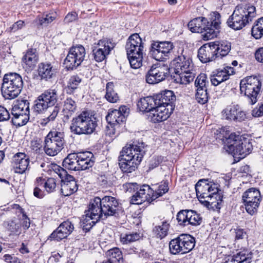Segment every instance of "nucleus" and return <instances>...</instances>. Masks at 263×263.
Wrapping results in <instances>:
<instances>
[{
    "label": "nucleus",
    "mask_w": 263,
    "mask_h": 263,
    "mask_svg": "<svg viewBox=\"0 0 263 263\" xmlns=\"http://www.w3.org/2000/svg\"><path fill=\"white\" fill-rule=\"evenodd\" d=\"M238 107V105L228 106L222 111L223 117L228 120L233 121L235 117V113H236L237 107Z\"/></svg>",
    "instance_id": "de8ad7c7"
},
{
    "label": "nucleus",
    "mask_w": 263,
    "mask_h": 263,
    "mask_svg": "<svg viewBox=\"0 0 263 263\" xmlns=\"http://www.w3.org/2000/svg\"><path fill=\"white\" fill-rule=\"evenodd\" d=\"M97 125L96 118L84 110L72 118L69 129L75 135H90L95 132Z\"/></svg>",
    "instance_id": "423d86ee"
},
{
    "label": "nucleus",
    "mask_w": 263,
    "mask_h": 263,
    "mask_svg": "<svg viewBox=\"0 0 263 263\" xmlns=\"http://www.w3.org/2000/svg\"><path fill=\"white\" fill-rule=\"evenodd\" d=\"M22 60L29 68H33L39 61V55L36 50H27Z\"/></svg>",
    "instance_id": "c9c22d12"
},
{
    "label": "nucleus",
    "mask_w": 263,
    "mask_h": 263,
    "mask_svg": "<svg viewBox=\"0 0 263 263\" xmlns=\"http://www.w3.org/2000/svg\"><path fill=\"white\" fill-rule=\"evenodd\" d=\"M234 231L235 234V239H242L246 235V232L242 229L237 228L234 229Z\"/></svg>",
    "instance_id": "338daca9"
},
{
    "label": "nucleus",
    "mask_w": 263,
    "mask_h": 263,
    "mask_svg": "<svg viewBox=\"0 0 263 263\" xmlns=\"http://www.w3.org/2000/svg\"><path fill=\"white\" fill-rule=\"evenodd\" d=\"M173 65L171 63V67L165 64H156L153 65L148 70L146 76V82L154 84L158 83L165 79L173 80Z\"/></svg>",
    "instance_id": "9b49d317"
},
{
    "label": "nucleus",
    "mask_w": 263,
    "mask_h": 263,
    "mask_svg": "<svg viewBox=\"0 0 263 263\" xmlns=\"http://www.w3.org/2000/svg\"><path fill=\"white\" fill-rule=\"evenodd\" d=\"M7 228L12 233H20L21 224L15 220H11L8 222Z\"/></svg>",
    "instance_id": "052dcab7"
},
{
    "label": "nucleus",
    "mask_w": 263,
    "mask_h": 263,
    "mask_svg": "<svg viewBox=\"0 0 263 263\" xmlns=\"http://www.w3.org/2000/svg\"><path fill=\"white\" fill-rule=\"evenodd\" d=\"M206 75L204 73H200L197 77L195 81V86L197 88L198 87H201L202 88H207L206 85L209 84L207 81Z\"/></svg>",
    "instance_id": "6e6d98bb"
},
{
    "label": "nucleus",
    "mask_w": 263,
    "mask_h": 263,
    "mask_svg": "<svg viewBox=\"0 0 263 263\" xmlns=\"http://www.w3.org/2000/svg\"><path fill=\"white\" fill-rule=\"evenodd\" d=\"M235 71L233 67L226 66L222 69H218L213 72L211 76L210 80L214 86H217L221 83L228 80L230 76L234 74Z\"/></svg>",
    "instance_id": "412c9836"
},
{
    "label": "nucleus",
    "mask_w": 263,
    "mask_h": 263,
    "mask_svg": "<svg viewBox=\"0 0 263 263\" xmlns=\"http://www.w3.org/2000/svg\"><path fill=\"white\" fill-rule=\"evenodd\" d=\"M130 199V204H141L145 201L149 204L154 201V196H153V189L150 187L148 185L144 184L136 191Z\"/></svg>",
    "instance_id": "f3484780"
},
{
    "label": "nucleus",
    "mask_w": 263,
    "mask_h": 263,
    "mask_svg": "<svg viewBox=\"0 0 263 263\" xmlns=\"http://www.w3.org/2000/svg\"><path fill=\"white\" fill-rule=\"evenodd\" d=\"M38 74L41 79L47 80L54 77L57 69L49 62H42L39 64Z\"/></svg>",
    "instance_id": "393cba45"
},
{
    "label": "nucleus",
    "mask_w": 263,
    "mask_h": 263,
    "mask_svg": "<svg viewBox=\"0 0 263 263\" xmlns=\"http://www.w3.org/2000/svg\"><path fill=\"white\" fill-rule=\"evenodd\" d=\"M106 119L108 124L110 125V127L106 126V134L111 136L115 134L116 129L125 121V117L124 115L117 111V109H114L108 112L106 116Z\"/></svg>",
    "instance_id": "a211bd4d"
},
{
    "label": "nucleus",
    "mask_w": 263,
    "mask_h": 263,
    "mask_svg": "<svg viewBox=\"0 0 263 263\" xmlns=\"http://www.w3.org/2000/svg\"><path fill=\"white\" fill-rule=\"evenodd\" d=\"M198 57L203 63H206L216 60L218 57V50H198Z\"/></svg>",
    "instance_id": "4c0bfd02"
},
{
    "label": "nucleus",
    "mask_w": 263,
    "mask_h": 263,
    "mask_svg": "<svg viewBox=\"0 0 263 263\" xmlns=\"http://www.w3.org/2000/svg\"><path fill=\"white\" fill-rule=\"evenodd\" d=\"M23 87L22 77L15 72H10L4 75L1 86L3 97L7 100L16 98Z\"/></svg>",
    "instance_id": "6e6552de"
},
{
    "label": "nucleus",
    "mask_w": 263,
    "mask_h": 263,
    "mask_svg": "<svg viewBox=\"0 0 263 263\" xmlns=\"http://www.w3.org/2000/svg\"><path fill=\"white\" fill-rule=\"evenodd\" d=\"M29 119L30 115L26 114V112L24 115H12L11 122L14 125L20 127L26 125Z\"/></svg>",
    "instance_id": "37998d69"
},
{
    "label": "nucleus",
    "mask_w": 263,
    "mask_h": 263,
    "mask_svg": "<svg viewBox=\"0 0 263 263\" xmlns=\"http://www.w3.org/2000/svg\"><path fill=\"white\" fill-rule=\"evenodd\" d=\"M85 50H69L64 62L65 67L68 70H72L77 67L84 60Z\"/></svg>",
    "instance_id": "6ab92c4d"
},
{
    "label": "nucleus",
    "mask_w": 263,
    "mask_h": 263,
    "mask_svg": "<svg viewBox=\"0 0 263 263\" xmlns=\"http://www.w3.org/2000/svg\"><path fill=\"white\" fill-rule=\"evenodd\" d=\"M172 71H174L173 80L176 83L187 84L193 81L195 73L193 69V64L190 58H186L181 53L172 61Z\"/></svg>",
    "instance_id": "7ed1b4c3"
},
{
    "label": "nucleus",
    "mask_w": 263,
    "mask_h": 263,
    "mask_svg": "<svg viewBox=\"0 0 263 263\" xmlns=\"http://www.w3.org/2000/svg\"><path fill=\"white\" fill-rule=\"evenodd\" d=\"M91 211L97 218L105 219L108 216L118 215L119 203L117 199L112 196H105L102 198L96 197L90 201Z\"/></svg>",
    "instance_id": "20e7f679"
},
{
    "label": "nucleus",
    "mask_w": 263,
    "mask_h": 263,
    "mask_svg": "<svg viewBox=\"0 0 263 263\" xmlns=\"http://www.w3.org/2000/svg\"><path fill=\"white\" fill-rule=\"evenodd\" d=\"M196 100L201 104H204L208 102V96L207 88L198 87L196 89Z\"/></svg>",
    "instance_id": "09e8293b"
},
{
    "label": "nucleus",
    "mask_w": 263,
    "mask_h": 263,
    "mask_svg": "<svg viewBox=\"0 0 263 263\" xmlns=\"http://www.w3.org/2000/svg\"><path fill=\"white\" fill-rule=\"evenodd\" d=\"M78 18V14L76 12H73L69 13L67 14L64 18L66 23H69L77 20Z\"/></svg>",
    "instance_id": "0e129e2a"
},
{
    "label": "nucleus",
    "mask_w": 263,
    "mask_h": 263,
    "mask_svg": "<svg viewBox=\"0 0 263 263\" xmlns=\"http://www.w3.org/2000/svg\"><path fill=\"white\" fill-rule=\"evenodd\" d=\"M235 117L234 118L233 121L235 122H242L247 119L246 112L243 111L239 106L237 107L236 113H235Z\"/></svg>",
    "instance_id": "680f3d73"
},
{
    "label": "nucleus",
    "mask_w": 263,
    "mask_h": 263,
    "mask_svg": "<svg viewBox=\"0 0 263 263\" xmlns=\"http://www.w3.org/2000/svg\"><path fill=\"white\" fill-rule=\"evenodd\" d=\"M115 85L113 82H108L106 85V94L105 98L110 103H116L119 100L118 93L114 90Z\"/></svg>",
    "instance_id": "ea45409f"
},
{
    "label": "nucleus",
    "mask_w": 263,
    "mask_h": 263,
    "mask_svg": "<svg viewBox=\"0 0 263 263\" xmlns=\"http://www.w3.org/2000/svg\"><path fill=\"white\" fill-rule=\"evenodd\" d=\"M252 115L254 117L263 116V103L259 107H256L252 110Z\"/></svg>",
    "instance_id": "774afa93"
},
{
    "label": "nucleus",
    "mask_w": 263,
    "mask_h": 263,
    "mask_svg": "<svg viewBox=\"0 0 263 263\" xmlns=\"http://www.w3.org/2000/svg\"><path fill=\"white\" fill-rule=\"evenodd\" d=\"M108 257L107 263H122L123 261V255L120 250L118 248L110 249L107 252Z\"/></svg>",
    "instance_id": "58836bf2"
},
{
    "label": "nucleus",
    "mask_w": 263,
    "mask_h": 263,
    "mask_svg": "<svg viewBox=\"0 0 263 263\" xmlns=\"http://www.w3.org/2000/svg\"><path fill=\"white\" fill-rule=\"evenodd\" d=\"M195 246V238L191 235L182 234L169 242V250L173 255L184 254L192 251Z\"/></svg>",
    "instance_id": "9d476101"
},
{
    "label": "nucleus",
    "mask_w": 263,
    "mask_h": 263,
    "mask_svg": "<svg viewBox=\"0 0 263 263\" xmlns=\"http://www.w3.org/2000/svg\"><path fill=\"white\" fill-rule=\"evenodd\" d=\"M168 191V182L167 181L161 182L158 187L155 189V191L153 190V196H154V200L158 197L162 196Z\"/></svg>",
    "instance_id": "8fccbe9b"
},
{
    "label": "nucleus",
    "mask_w": 263,
    "mask_h": 263,
    "mask_svg": "<svg viewBox=\"0 0 263 263\" xmlns=\"http://www.w3.org/2000/svg\"><path fill=\"white\" fill-rule=\"evenodd\" d=\"M225 149L234 157L241 159L252 152L253 146L250 139L231 133L226 140Z\"/></svg>",
    "instance_id": "39448f33"
},
{
    "label": "nucleus",
    "mask_w": 263,
    "mask_h": 263,
    "mask_svg": "<svg viewBox=\"0 0 263 263\" xmlns=\"http://www.w3.org/2000/svg\"><path fill=\"white\" fill-rule=\"evenodd\" d=\"M55 172L61 179V192L63 196H70L78 190V184L74 178L68 174L66 170L58 167Z\"/></svg>",
    "instance_id": "2eb2a0df"
},
{
    "label": "nucleus",
    "mask_w": 263,
    "mask_h": 263,
    "mask_svg": "<svg viewBox=\"0 0 263 263\" xmlns=\"http://www.w3.org/2000/svg\"><path fill=\"white\" fill-rule=\"evenodd\" d=\"M24 112L30 115L29 102L27 100L18 101L11 109V115H24Z\"/></svg>",
    "instance_id": "473e14b6"
},
{
    "label": "nucleus",
    "mask_w": 263,
    "mask_h": 263,
    "mask_svg": "<svg viewBox=\"0 0 263 263\" xmlns=\"http://www.w3.org/2000/svg\"><path fill=\"white\" fill-rule=\"evenodd\" d=\"M59 227L60 229L63 230L65 234L68 236L70 235L73 231L74 229V226L73 224L69 220H67L61 223Z\"/></svg>",
    "instance_id": "bf43d9fd"
},
{
    "label": "nucleus",
    "mask_w": 263,
    "mask_h": 263,
    "mask_svg": "<svg viewBox=\"0 0 263 263\" xmlns=\"http://www.w3.org/2000/svg\"><path fill=\"white\" fill-rule=\"evenodd\" d=\"M110 50H92L93 59L96 61L100 62L104 60L106 56L109 54Z\"/></svg>",
    "instance_id": "4d7b16f0"
},
{
    "label": "nucleus",
    "mask_w": 263,
    "mask_h": 263,
    "mask_svg": "<svg viewBox=\"0 0 263 263\" xmlns=\"http://www.w3.org/2000/svg\"><path fill=\"white\" fill-rule=\"evenodd\" d=\"M64 132L51 130L45 137L44 150L50 156H54L60 153L65 144Z\"/></svg>",
    "instance_id": "1a4fd4ad"
},
{
    "label": "nucleus",
    "mask_w": 263,
    "mask_h": 263,
    "mask_svg": "<svg viewBox=\"0 0 263 263\" xmlns=\"http://www.w3.org/2000/svg\"><path fill=\"white\" fill-rule=\"evenodd\" d=\"M58 100L57 91L49 89L40 95L35 101L34 109L36 112L41 113L47 110L49 112L48 117L41 119V125L45 126L55 120L60 109V106L57 104Z\"/></svg>",
    "instance_id": "f257e3e1"
},
{
    "label": "nucleus",
    "mask_w": 263,
    "mask_h": 263,
    "mask_svg": "<svg viewBox=\"0 0 263 263\" xmlns=\"http://www.w3.org/2000/svg\"><path fill=\"white\" fill-rule=\"evenodd\" d=\"M143 43L142 42V39L137 33H135L130 35L126 43V49H141L144 48Z\"/></svg>",
    "instance_id": "e433bc0d"
},
{
    "label": "nucleus",
    "mask_w": 263,
    "mask_h": 263,
    "mask_svg": "<svg viewBox=\"0 0 263 263\" xmlns=\"http://www.w3.org/2000/svg\"><path fill=\"white\" fill-rule=\"evenodd\" d=\"M223 196L219 192V190L218 189V192L215 193H213L212 192L211 193V196H208V197L206 198L204 200H200V202H205L208 204H211L212 208H215L217 209H220L221 208V204L222 201Z\"/></svg>",
    "instance_id": "72a5a7b5"
},
{
    "label": "nucleus",
    "mask_w": 263,
    "mask_h": 263,
    "mask_svg": "<svg viewBox=\"0 0 263 263\" xmlns=\"http://www.w3.org/2000/svg\"><path fill=\"white\" fill-rule=\"evenodd\" d=\"M252 35L256 39H260L263 34V17L259 18L252 28Z\"/></svg>",
    "instance_id": "49530a36"
},
{
    "label": "nucleus",
    "mask_w": 263,
    "mask_h": 263,
    "mask_svg": "<svg viewBox=\"0 0 263 263\" xmlns=\"http://www.w3.org/2000/svg\"><path fill=\"white\" fill-rule=\"evenodd\" d=\"M77 157L78 156H77L75 152L69 154L62 162L63 166L69 170H80Z\"/></svg>",
    "instance_id": "7c9ffc66"
},
{
    "label": "nucleus",
    "mask_w": 263,
    "mask_h": 263,
    "mask_svg": "<svg viewBox=\"0 0 263 263\" xmlns=\"http://www.w3.org/2000/svg\"><path fill=\"white\" fill-rule=\"evenodd\" d=\"M13 161L15 163V172L23 174L29 165V158L24 153H18L14 156Z\"/></svg>",
    "instance_id": "a878e982"
},
{
    "label": "nucleus",
    "mask_w": 263,
    "mask_h": 263,
    "mask_svg": "<svg viewBox=\"0 0 263 263\" xmlns=\"http://www.w3.org/2000/svg\"><path fill=\"white\" fill-rule=\"evenodd\" d=\"M256 16V8L250 4L238 5L227 21L228 26L238 30L252 21Z\"/></svg>",
    "instance_id": "0eeeda50"
},
{
    "label": "nucleus",
    "mask_w": 263,
    "mask_h": 263,
    "mask_svg": "<svg viewBox=\"0 0 263 263\" xmlns=\"http://www.w3.org/2000/svg\"><path fill=\"white\" fill-rule=\"evenodd\" d=\"M169 228L170 223L167 220H164L161 222V225L156 226L154 228L153 232L157 238L161 239L167 235Z\"/></svg>",
    "instance_id": "a19ab883"
},
{
    "label": "nucleus",
    "mask_w": 263,
    "mask_h": 263,
    "mask_svg": "<svg viewBox=\"0 0 263 263\" xmlns=\"http://www.w3.org/2000/svg\"><path fill=\"white\" fill-rule=\"evenodd\" d=\"M76 155L80 170L88 169L94 165L95 158L90 152H77Z\"/></svg>",
    "instance_id": "b1692460"
},
{
    "label": "nucleus",
    "mask_w": 263,
    "mask_h": 263,
    "mask_svg": "<svg viewBox=\"0 0 263 263\" xmlns=\"http://www.w3.org/2000/svg\"><path fill=\"white\" fill-rule=\"evenodd\" d=\"M77 105L76 101L70 97L67 98L63 102V112L65 117L69 119L77 109Z\"/></svg>",
    "instance_id": "f704fd0d"
},
{
    "label": "nucleus",
    "mask_w": 263,
    "mask_h": 263,
    "mask_svg": "<svg viewBox=\"0 0 263 263\" xmlns=\"http://www.w3.org/2000/svg\"><path fill=\"white\" fill-rule=\"evenodd\" d=\"M127 55L132 68L137 69L142 66L143 60L142 50H127Z\"/></svg>",
    "instance_id": "cd10ccee"
},
{
    "label": "nucleus",
    "mask_w": 263,
    "mask_h": 263,
    "mask_svg": "<svg viewBox=\"0 0 263 263\" xmlns=\"http://www.w3.org/2000/svg\"><path fill=\"white\" fill-rule=\"evenodd\" d=\"M156 105L155 98L152 97L141 98L137 103V106L141 111L149 112V114Z\"/></svg>",
    "instance_id": "c756f323"
},
{
    "label": "nucleus",
    "mask_w": 263,
    "mask_h": 263,
    "mask_svg": "<svg viewBox=\"0 0 263 263\" xmlns=\"http://www.w3.org/2000/svg\"><path fill=\"white\" fill-rule=\"evenodd\" d=\"M176 217L178 224L182 227L189 225L197 226L200 225L202 221L200 215L192 210H180L178 212Z\"/></svg>",
    "instance_id": "dca6fc26"
},
{
    "label": "nucleus",
    "mask_w": 263,
    "mask_h": 263,
    "mask_svg": "<svg viewBox=\"0 0 263 263\" xmlns=\"http://www.w3.org/2000/svg\"><path fill=\"white\" fill-rule=\"evenodd\" d=\"M142 236V234L139 232L122 234L120 235V241L122 244H128L139 240Z\"/></svg>",
    "instance_id": "79ce46f5"
},
{
    "label": "nucleus",
    "mask_w": 263,
    "mask_h": 263,
    "mask_svg": "<svg viewBox=\"0 0 263 263\" xmlns=\"http://www.w3.org/2000/svg\"><path fill=\"white\" fill-rule=\"evenodd\" d=\"M131 151L123 148L118 157L119 165L124 173H129L135 171L141 161L142 153L134 157L131 155Z\"/></svg>",
    "instance_id": "ddd939ff"
},
{
    "label": "nucleus",
    "mask_w": 263,
    "mask_h": 263,
    "mask_svg": "<svg viewBox=\"0 0 263 263\" xmlns=\"http://www.w3.org/2000/svg\"><path fill=\"white\" fill-rule=\"evenodd\" d=\"M196 191L197 196L200 200L205 199L208 196H211V193L218 192L217 185L216 184H210L206 183L205 181L200 180L196 185Z\"/></svg>",
    "instance_id": "4be33fe9"
},
{
    "label": "nucleus",
    "mask_w": 263,
    "mask_h": 263,
    "mask_svg": "<svg viewBox=\"0 0 263 263\" xmlns=\"http://www.w3.org/2000/svg\"><path fill=\"white\" fill-rule=\"evenodd\" d=\"M116 45L112 39L105 38L99 40L95 48L97 49H113Z\"/></svg>",
    "instance_id": "a18cd8bd"
},
{
    "label": "nucleus",
    "mask_w": 263,
    "mask_h": 263,
    "mask_svg": "<svg viewBox=\"0 0 263 263\" xmlns=\"http://www.w3.org/2000/svg\"><path fill=\"white\" fill-rule=\"evenodd\" d=\"M3 258L7 263H18L20 261V259L16 257L9 254H5Z\"/></svg>",
    "instance_id": "69168bd1"
},
{
    "label": "nucleus",
    "mask_w": 263,
    "mask_h": 263,
    "mask_svg": "<svg viewBox=\"0 0 263 263\" xmlns=\"http://www.w3.org/2000/svg\"><path fill=\"white\" fill-rule=\"evenodd\" d=\"M220 24V15L217 12L211 15L210 20L203 17H198L191 20L188 27L192 32L204 33V40H209L216 37L219 33Z\"/></svg>",
    "instance_id": "f03ea898"
},
{
    "label": "nucleus",
    "mask_w": 263,
    "mask_h": 263,
    "mask_svg": "<svg viewBox=\"0 0 263 263\" xmlns=\"http://www.w3.org/2000/svg\"><path fill=\"white\" fill-rule=\"evenodd\" d=\"M81 82L82 78L79 76L77 74L71 76L67 83L68 93H73V91L78 88Z\"/></svg>",
    "instance_id": "c03bdc74"
},
{
    "label": "nucleus",
    "mask_w": 263,
    "mask_h": 263,
    "mask_svg": "<svg viewBox=\"0 0 263 263\" xmlns=\"http://www.w3.org/2000/svg\"><path fill=\"white\" fill-rule=\"evenodd\" d=\"M242 200L247 212L253 215L257 212L261 200L260 191L254 187L250 188L243 193Z\"/></svg>",
    "instance_id": "4468645a"
},
{
    "label": "nucleus",
    "mask_w": 263,
    "mask_h": 263,
    "mask_svg": "<svg viewBox=\"0 0 263 263\" xmlns=\"http://www.w3.org/2000/svg\"><path fill=\"white\" fill-rule=\"evenodd\" d=\"M10 118V115L7 109L0 105V122L8 121Z\"/></svg>",
    "instance_id": "e2e57ef3"
},
{
    "label": "nucleus",
    "mask_w": 263,
    "mask_h": 263,
    "mask_svg": "<svg viewBox=\"0 0 263 263\" xmlns=\"http://www.w3.org/2000/svg\"><path fill=\"white\" fill-rule=\"evenodd\" d=\"M174 48L172 42L169 41L155 42L151 44V49H173Z\"/></svg>",
    "instance_id": "864d4df0"
},
{
    "label": "nucleus",
    "mask_w": 263,
    "mask_h": 263,
    "mask_svg": "<svg viewBox=\"0 0 263 263\" xmlns=\"http://www.w3.org/2000/svg\"><path fill=\"white\" fill-rule=\"evenodd\" d=\"M67 235L65 234V232L60 229L59 226L48 237V239L50 240H54L59 241L67 237Z\"/></svg>",
    "instance_id": "603ef678"
},
{
    "label": "nucleus",
    "mask_w": 263,
    "mask_h": 263,
    "mask_svg": "<svg viewBox=\"0 0 263 263\" xmlns=\"http://www.w3.org/2000/svg\"><path fill=\"white\" fill-rule=\"evenodd\" d=\"M261 87V82L257 77H249L242 80L240 83V90L241 93L244 95L249 100L251 104H255L257 101V97L260 92Z\"/></svg>",
    "instance_id": "f8f14e48"
},
{
    "label": "nucleus",
    "mask_w": 263,
    "mask_h": 263,
    "mask_svg": "<svg viewBox=\"0 0 263 263\" xmlns=\"http://www.w3.org/2000/svg\"><path fill=\"white\" fill-rule=\"evenodd\" d=\"M155 99L157 105H163L168 108V106H171L173 110L175 105L174 104L176 100V96L172 90H165L157 94L155 96Z\"/></svg>",
    "instance_id": "5701e85b"
},
{
    "label": "nucleus",
    "mask_w": 263,
    "mask_h": 263,
    "mask_svg": "<svg viewBox=\"0 0 263 263\" xmlns=\"http://www.w3.org/2000/svg\"><path fill=\"white\" fill-rule=\"evenodd\" d=\"M147 146L145 144L142 142V141L136 140L130 144L127 145L123 148H127V150H132L130 152L132 154V156L134 157H137L139 154L142 153L141 160L142 159L145 153L146 149L145 147Z\"/></svg>",
    "instance_id": "c85d7f7f"
},
{
    "label": "nucleus",
    "mask_w": 263,
    "mask_h": 263,
    "mask_svg": "<svg viewBox=\"0 0 263 263\" xmlns=\"http://www.w3.org/2000/svg\"><path fill=\"white\" fill-rule=\"evenodd\" d=\"M152 55L157 61H163L170 58L172 50H151Z\"/></svg>",
    "instance_id": "3c124183"
},
{
    "label": "nucleus",
    "mask_w": 263,
    "mask_h": 263,
    "mask_svg": "<svg viewBox=\"0 0 263 263\" xmlns=\"http://www.w3.org/2000/svg\"><path fill=\"white\" fill-rule=\"evenodd\" d=\"M215 43V46L214 47V49H231V48H237L236 42L231 43L228 41H222L221 42L216 41Z\"/></svg>",
    "instance_id": "5fc2aeb1"
},
{
    "label": "nucleus",
    "mask_w": 263,
    "mask_h": 263,
    "mask_svg": "<svg viewBox=\"0 0 263 263\" xmlns=\"http://www.w3.org/2000/svg\"><path fill=\"white\" fill-rule=\"evenodd\" d=\"M252 255L251 251L244 249L234 255L231 260H228L224 263H250L252 261Z\"/></svg>",
    "instance_id": "bb28decb"
},
{
    "label": "nucleus",
    "mask_w": 263,
    "mask_h": 263,
    "mask_svg": "<svg viewBox=\"0 0 263 263\" xmlns=\"http://www.w3.org/2000/svg\"><path fill=\"white\" fill-rule=\"evenodd\" d=\"M88 212L85 214L82 220L83 229L86 231H89L99 220L101 219V218H97V216H94L90 208V203L89 204Z\"/></svg>",
    "instance_id": "2f4dec72"
},
{
    "label": "nucleus",
    "mask_w": 263,
    "mask_h": 263,
    "mask_svg": "<svg viewBox=\"0 0 263 263\" xmlns=\"http://www.w3.org/2000/svg\"><path fill=\"white\" fill-rule=\"evenodd\" d=\"M56 186L55 180L53 178H49L47 180H45L44 187L45 190L50 193L55 191Z\"/></svg>",
    "instance_id": "13d9d810"
},
{
    "label": "nucleus",
    "mask_w": 263,
    "mask_h": 263,
    "mask_svg": "<svg viewBox=\"0 0 263 263\" xmlns=\"http://www.w3.org/2000/svg\"><path fill=\"white\" fill-rule=\"evenodd\" d=\"M173 111L171 106L168 108L163 105H156L148 115L152 122L158 123L166 120Z\"/></svg>",
    "instance_id": "aec40b11"
}]
</instances>
